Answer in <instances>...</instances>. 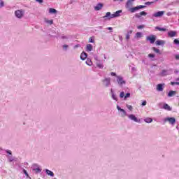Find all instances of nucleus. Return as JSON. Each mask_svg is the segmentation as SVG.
<instances>
[{
  "label": "nucleus",
  "mask_w": 179,
  "mask_h": 179,
  "mask_svg": "<svg viewBox=\"0 0 179 179\" xmlns=\"http://www.w3.org/2000/svg\"><path fill=\"white\" fill-rule=\"evenodd\" d=\"M110 76H115V78H116V82L118 86H120V87H122V86H124V85L127 83V82L124 80V78H122V76H121L117 75L115 72H111Z\"/></svg>",
  "instance_id": "f257e3e1"
},
{
  "label": "nucleus",
  "mask_w": 179,
  "mask_h": 179,
  "mask_svg": "<svg viewBox=\"0 0 179 179\" xmlns=\"http://www.w3.org/2000/svg\"><path fill=\"white\" fill-rule=\"evenodd\" d=\"M15 16L17 19H23L24 16V10H17L15 11Z\"/></svg>",
  "instance_id": "f03ea898"
},
{
  "label": "nucleus",
  "mask_w": 179,
  "mask_h": 179,
  "mask_svg": "<svg viewBox=\"0 0 179 179\" xmlns=\"http://www.w3.org/2000/svg\"><path fill=\"white\" fill-rule=\"evenodd\" d=\"M102 85L103 87H109L111 85V78H105L102 80Z\"/></svg>",
  "instance_id": "7ed1b4c3"
},
{
  "label": "nucleus",
  "mask_w": 179,
  "mask_h": 179,
  "mask_svg": "<svg viewBox=\"0 0 179 179\" xmlns=\"http://www.w3.org/2000/svg\"><path fill=\"white\" fill-rule=\"evenodd\" d=\"M127 117L129 120H131V121H134V122L137 123L141 122V120L138 119V117H136V116H135L134 114L127 115Z\"/></svg>",
  "instance_id": "20e7f679"
},
{
  "label": "nucleus",
  "mask_w": 179,
  "mask_h": 179,
  "mask_svg": "<svg viewBox=\"0 0 179 179\" xmlns=\"http://www.w3.org/2000/svg\"><path fill=\"white\" fill-rule=\"evenodd\" d=\"M117 110H118V111H120V115L121 117H128V114H127V111H125V110L121 108V107H120V106L117 105Z\"/></svg>",
  "instance_id": "39448f33"
},
{
  "label": "nucleus",
  "mask_w": 179,
  "mask_h": 179,
  "mask_svg": "<svg viewBox=\"0 0 179 179\" xmlns=\"http://www.w3.org/2000/svg\"><path fill=\"white\" fill-rule=\"evenodd\" d=\"M164 122H169V124H171V125H174L176 124V118L174 117H166L164 119Z\"/></svg>",
  "instance_id": "423d86ee"
},
{
  "label": "nucleus",
  "mask_w": 179,
  "mask_h": 179,
  "mask_svg": "<svg viewBox=\"0 0 179 179\" xmlns=\"http://www.w3.org/2000/svg\"><path fill=\"white\" fill-rule=\"evenodd\" d=\"M147 41H150L151 44H153L155 41H156V36L155 35H150L146 36Z\"/></svg>",
  "instance_id": "0eeeda50"
},
{
  "label": "nucleus",
  "mask_w": 179,
  "mask_h": 179,
  "mask_svg": "<svg viewBox=\"0 0 179 179\" xmlns=\"http://www.w3.org/2000/svg\"><path fill=\"white\" fill-rule=\"evenodd\" d=\"M143 8H146V6H136V7H134V8H129V10H130V12L131 13H134L136 10H139V9H142Z\"/></svg>",
  "instance_id": "6e6552de"
},
{
  "label": "nucleus",
  "mask_w": 179,
  "mask_h": 179,
  "mask_svg": "<svg viewBox=\"0 0 179 179\" xmlns=\"http://www.w3.org/2000/svg\"><path fill=\"white\" fill-rule=\"evenodd\" d=\"M43 22L47 26H52V24H54V20H50L47 17L43 19Z\"/></svg>",
  "instance_id": "1a4fd4ad"
},
{
  "label": "nucleus",
  "mask_w": 179,
  "mask_h": 179,
  "mask_svg": "<svg viewBox=\"0 0 179 179\" xmlns=\"http://www.w3.org/2000/svg\"><path fill=\"white\" fill-rule=\"evenodd\" d=\"M164 15V11H158L152 15L154 17H162Z\"/></svg>",
  "instance_id": "9d476101"
},
{
  "label": "nucleus",
  "mask_w": 179,
  "mask_h": 179,
  "mask_svg": "<svg viewBox=\"0 0 179 179\" xmlns=\"http://www.w3.org/2000/svg\"><path fill=\"white\" fill-rule=\"evenodd\" d=\"M120 13H122V10H119L115 12L113 14H112L111 17H113V19H114V17H120Z\"/></svg>",
  "instance_id": "9b49d317"
},
{
  "label": "nucleus",
  "mask_w": 179,
  "mask_h": 179,
  "mask_svg": "<svg viewBox=\"0 0 179 179\" xmlns=\"http://www.w3.org/2000/svg\"><path fill=\"white\" fill-rule=\"evenodd\" d=\"M134 1L135 0H129L126 3V8H127V9H130V8H132Z\"/></svg>",
  "instance_id": "f8f14e48"
},
{
  "label": "nucleus",
  "mask_w": 179,
  "mask_h": 179,
  "mask_svg": "<svg viewBox=\"0 0 179 179\" xmlns=\"http://www.w3.org/2000/svg\"><path fill=\"white\" fill-rule=\"evenodd\" d=\"M169 37H176L177 36V31H169L168 32Z\"/></svg>",
  "instance_id": "ddd939ff"
},
{
  "label": "nucleus",
  "mask_w": 179,
  "mask_h": 179,
  "mask_svg": "<svg viewBox=\"0 0 179 179\" xmlns=\"http://www.w3.org/2000/svg\"><path fill=\"white\" fill-rule=\"evenodd\" d=\"M164 87V84H158L157 85V92H163V87Z\"/></svg>",
  "instance_id": "4468645a"
},
{
  "label": "nucleus",
  "mask_w": 179,
  "mask_h": 179,
  "mask_svg": "<svg viewBox=\"0 0 179 179\" xmlns=\"http://www.w3.org/2000/svg\"><path fill=\"white\" fill-rule=\"evenodd\" d=\"M49 13L50 15H57V13H58V11L55 8H50Z\"/></svg>",
  "instance_id": "2eb2a0df"
},
{
  "label": "nucleus",
  "mask_w": 179,
  "mask_h": 179,
  "mask_svg": "<svg viewBox=\"0 0 179 179\" xmlns=\"http://www.w3.org/2000/svg\"><path fill=\"white\" fill-rule=\"evenodd\" d=\"M112 16H113V14H111L110 12H107L106 15L103 16V19H106V17H108V19L110 20V19H113V17H112Z\"/></svg>",
  "instance_id": "dca6fc26"
},
{
  "label": "nucleus",
  "mask_w": 179,
  "mask_h": 179,
  "mask_svg": "<svg viewBox=\"0 0 179 179\" xmlns=\"http://www.w3.org/2000/svg\"><path fill=\"white\" fill-rule=\"evenodd\" d=\"M156 45H164V44H166V41H163V40H157L155 42Z\"/></svg>",
  "instance_id": "f3484780"
},
{
  "label": "nucleus",
  "mask_w": 179,
  "mask_h": 179,
  "mask_svg": "<svg viewBox=\"0 0 179 179\" xmlns=\"http://www.w3.org/2000/svg\"><path fill=\"white\" fill-rule=\"evenodd\" d=\"M110 93H111V97L113 100H115V101H118V99L117 98V95L114 94V91L113 89L110 90Z\"/></svg>",
  "instance_id": "a211bd4d"
},
{
  "label": "nucleus",
  "mask_w": 179,
  "mask_h": 179,
  "mask_svg": "<svg viewBox=\"0 0 179 179\" xmlns=\"http://www.w3.org/2000/svg\"><path fill=\"white\" fill-rule=\"evenodd\" d=\"M87 58V54L85 52H83L80 55V59H82V61H85V59H86Z\"/></svg>",
  "instance_id": "6ab92c4d"
},
{
  "label": "nucleus",
  "mask_w": 179,
  "mask_h": 179,
  "mask_svg": "<svg viewBox=\"0 0 179 179\" xmlns=\"http://www.w3.org/2000/svg\"><path fill=\"white\" fill-rule=\"evenodd\" d=\"M103 5L101 3H98L95 7V10H101V9L103 8Z\"/></svg>",
  "instance_id": "aec40b11"
},
{
  "label": "nucleus",
  "mask_w": 179,
  "mask_h": 179,
  "mask_svg": "<svg viewBox=\"0 0 179 179\" xmlns=\"http://www.w3.org/2000/svg\"><path fill=\"white\" fill-rule=\"evenodd\" d=\"M135 38H142V37H143V34H142V32H137L135 34Z\"/></svg>",
  "instance_id": "412c9836"
},
{
  "label": "nucleus",
  "mask_w": 179,
  "mask_h": 179,
  "mask_svg": "<svg viewBox=\"0 0 179 179\" xmlns=\"http://www.w3.org/2000/svg\"><path fill=\"white\" fill-rule=\"evenodd\" d=\"M45 173H46V174L50 176V177H54V172L51 171L50 170L45 169Z\"/></svg>",
  "instance_id": "4be33fe9"
},
{
  "label": "nucleus",
  "mask_w": 179,
  "mask_h": 179,
  "mask_svg": "<svg viewBox=\"0 0 179 179\" xmlns=\"http://www.w3.org/2000/svg\"><path fill=\"white\" fill-rule=\"evenodd\" d=\"M144 121L147 123V124H151V122H153V119L150 118V117H145L144 119Z\"/></svg>",
  "instance_id": "5701e85b"
},
{
  "label": "nucleus",
  "mask_w": 179,
  "mask_h": 179,
  "mask_svg": "<svg viewBox=\"0 0 179 179\" xmlns=\"http://www.w3.org/2000/svg\"><path fill=\"white\" fill-rule=\"evenodd\" d=\"M86 50L87 51H92L93 50V45L92 44H87L86 45Z\"/></svg>",
  "instance_id": "b1692460"
},
{
  "label": "nucleus",
  "mask_w": 179,
  "mask_h": 179,
  "mask_svg": "<svg viewBox=\"0 0 179 179\" xmlns=\"http://www.w3.org/2000/svg\"><path fill=\"white\" fill-rule=\"evenodd\" d=\"M163 108H164V110H167L168 111H171V108L167 103L164 104Z\"/></svg>",
  "instance_id": "393cba45"
},
{
  "label": "nucleus",
  "mask_w": 179,
  "mask_h": 179,
  "mask_svg": "<svg viewBox=\"0 0 179 179\" xmlns=\"http://www.w3.org/2000/svg\"><path fill=\"white\" fill-rule=\"evenodd\" d=\"M85 64L88 65V66H92L93 65V62L90 59H87V61L85 62Z\"/></svg>",
  "instance_id": "a878e982"
},
{
  "label": "nucleus",
  "mask_w": 179,
  "mask_h": 179,
  "mask_svg": "<svg viewBox=\"0 0 179 179\" xmlns=\"http://www.w3.org/2000/svg\"><path fill=\"white\" fill-rule=\"evenodd\" d=\"M68 48H69V45L64 44L62 45L63 51H68Z\"/></svg>",
  "instance_id": "bb28decb"
},
{
  "label": "nucleus",
  "mask_w": 179,
  "mask_h": 179,
  "mask_svg": "<svg viewBox=\"0 0 179 179\" xmlns=\"http://www.w3.org/2000/svg\"><path fill=\"white\" fill-rule=\"evenodd\" d=\"M176 91H170L168 94L169 97H173V96L176 95Z\"/></svg>",
  "instance_id": "cd10ccee"
},
{
  "label": "nucleus",
  "mask_w": 179,
  "mask_h": 179,
  "mask_svg": "<svg viewBox=\"0 0 179 179\" xmlns=\"http://www.w3.org/2000/svg\"><path fill=\"white\" fill-rule=\"evenodd\" d=\"M155 29H156V30H159V31H166V30H167L165 28H160L159 27H156Z\"/></svg>",
  "instance_id": "c85d7f7f"
},
{
  "label": "nucleus",
  "mask_w": 179,
  "mask_h": 179,
  "mask_svg": "<svg viewBox=\"0 0 179 179\" xmlns=\"http://www.w3.org/2000/svg\"><path fill=\"white\" fill-rule=\"evenodd\" d=\"M129 97H131V93H127L124 94V100H127V99H129Z\"/></svg>",
  "instance_id": "c756f323"
},
{
  "label": "nucleus",
  "mask_w": 179,
  "mask_h": 179,
  "mask_svg": "<svg viewBox=\"0 0 179 179\" xmlns=\"http://www.w3.org/2000/svg\"><path fill=\"white\" fill-rule=\"evenodd\" d=\"M5 6V2L3 0H0V9Z\"/></svg>",
  "instance_id": "7c9ffc66"
},
{
  "label": "nucleus",
  "mask_w": 179,
  "mask_h": 179,
  "mask_svg": "<svg viewBox=\"0 0 179 179\" xmlns=\"http://www.w3.org/2000/svg\"><path fill=\"white\" fill-rule=\"evenodd\" d=\"M152 50H153L155 51V52H157V54H160V50L153 47L152 48Z\"/></svg>",
  "instance_id": "2f4dec72"
},
{
  "label": "nucleus",
  "mask_w": 179,
  "mask_h": 179,
  "mask_svg": "<svg viewBox=\"0 0 179 179\" xmlns=\"http://www.w3.org/2000/svg\"><path fill=\"white\" fill-rule=\"evenodd\" d=\"M166 75H167V70H162V71L161 72V76H166Z\"/></svg>",
  "instance_id": "473e14b6"
},
{
  "label": "nucleus",
  "mask_w": 179,
  "mask_h": 179,
  "mask_svg": "<svg viewBox=\"0 0 179 179\" xmlns=\"http://www.w3.org/2000/svg\"><path fill=\"white\" fill-rule=\"evenodd\" d=\"M23 173H24V174H25V176H26V177H27V178H30V176H29V173H27V171H26L25 169H23Z\"/></svg>",
  "instance_id": "72a5a7b5"
},
{
  "label": "nucleus",
  "mask_w": 179,
  "mask_h": 179,
  "mask_svg": "<svg viewBox=\"0 0 179 179\" xmlns=\"http://www.w3.org/2000/svg\"><path fill=\"white\" fill-rule=\"evenodd\" d=\"M120 99H124L125 92H120Z\"/></svg>",
  "instance_id": "f704fd0d"
},
{
  "label": "nucleus",
  "mask_w": 179,
  "mask_h": 179,
  "mask_svg": "<svg viewBox=\"0 0 179 179\" xmlns=\"http://www.w3.org/2000/svg\"><path fill=\"white\" fill-rule=\"evenodd\" d=\"M126 107H127V108H128V110H129V111H132V110H133L132 106L127 104Z\"/></svg>",
  "instance_id": "c9c22d12"
},
{
  "label": "nucleus",
  "mask_w": 179,
  "mask_h": 179,
  "mask_svg": "<svg viewBox=\"0 0 179 179\" xmlns=\"http://www.w3.org/2000/svg\"><path fill=\"white\" fill-rule=\"evenodd\" d=\"M96 66H98V68L102 69L103 68V64H101L100 62H96Z\"/></svg>",
  "instance_id": "e433bc0d"
},
{
  "label": "nucleus",
  "mask_w": 179,
  "mask_h": 179,
  "mask_svg": "<svg viewBox=\"0 0 179 179\" xmlns=\"http://www.w3.org/2000/svg\"><path fill=\"white\" fill-rule=\"evenodd\" d=\"M146 15H148V13H146L145 11H141L140 13V16H146Z\"/></svg>",
  "instance_id": "4c0bfd02"
},
{
  "label": "nucleus",
  "mask_w": 179,
  "mask_h": 179,
  "mask_svg": "<svg viewBox=\"0 0 179 179\" xmlns=\"http://www.w3.org/2000/svg\"><path fill=\"white\" fill-rule=\"evenodd\" d=\"M89 43H94V38L93 37H90L88 40Z\"/></svg>",
  "instance_id": "58836bf2"
},
{
  "label": "nucleus",
  "mask_w": 179,
  "mask_h": 179,
  "mask_svg": "<svg viewBox=\"0 0 179 179\" xmlns=\"http://www.w3.org/2000/svg\"><path fill=\"white\" fill-rule=\"evenodd\" d=\"M62 40H64V41H68L69 40L68 36H62Z\"/></svg>",
  "instance_id": "ea45409f"
},
{
  "label": "nucleus",
  "mask_w": 179,
  "mask_h": 179,
  "mask_svg": "<svg viewBox=\"0 0 179 179\" xmlns=\"http://www.w3.org/2000/svg\"><path fill=\"white\" fill-rule=\"evenodd\" d=\"M173 43H174V44H176L177 45H179L178 39H174Z\"/></svg>",
  "instance_id": "a19ab883"
},
{
  "label": "nucleus",
  "mask_w": 179,
  "mask_h": 179,
  "mask_svg": "<svg viewBox=\"0 0 179 179\" xmlns=\"http://www.w3.org/2000/svg\"><path fill=\"white\" fill-rule=\"evenodd\" d=\"M171 85L172 86H174V85H179V83L178 82H171Z\"/></svg>",
  "instance_id": "79ce46f5"
},
{
  "label": "nucleus",
  "mask_w": 179,
  "mask_h": 179,
  "mask_svg": "<svg viewBox=\"0 0 179 179\" xmlns=\"http://www.w3.org/2000/svg\"><path fill=\"white\" fill-rule=\"evenodd\" d=\"M35 170L36 173H41V169L39 167L36 168Z\"/></svg>",
  "instance_id": "37998d69"
},
{
  "label": "nucleus",
  "mask_w": 179,
  "mask_h": 179,
  "mask_svg": "<svg viewBox=\"0 0 179 179\" xmlns=\"http://www.w3.org/2000/svg\"><path fill=\"white\" fill-rule=\"evenodd\" d=\"M148 57H149V58H155V55L153 54H149Z\"/></svg>",
  "instance_id": "c03bdc74"
},
{
  "label": "nucleus",
  "mask_w": 179,
  "mask_h": 179,
  "mask_svg": "<svg viewBox=\"0 0 179 179\" xmlns=\"http://www.w3.org/2000/svg\"><path fill=\"white\" fill-rule=\"evenodd\" d=\"M145 28V25H139L138 27H137V29H144Z\"/></svg>",
  "instance_id": "a18cd8bd"
},
{
  "label": "nucleus",
  "mask_w": 179,
  "mask_h": 179,
  "mask_svg": "<svg viewBox=\"0 0 179 179\" xmlns=\"http://www.w3.org/2000/svg\"><path fill=\"white\" fill-rule=\"evenodd\" d=\"M130 36H131V35H129V34H126V40H129Z\"/></svg>",
  "instance_id": "49530a36"
},
{
  "label": "nucleus",
  "mask_w": 179,
  "mask_h": 179,
  "mask_svg": "<svg viewBox=\"0 0 179 179\" xmlns=\"http://www.w3.org/2000/svg\"><path fill=\"white\" fill-rule=\"evenodd\" d=\"M152 3H155V2H145V5H152Z\"/></svg>",
  "instance_id": "de8ad7c7"
},
{
  "label": "nucleus",
  "mask_w": 179,
  "mask_h": 179,
  "mask_svg": "<svg viewBox=\"0 0 179 179\" xmlns=\"http://www.w3.org/2000/svg\"><path fill=\"white\" fill-rule=\"evenodd\" d=\"M79 47H80V45H75L73 48H74V50H76V48H79Z\"/></svg>",
  "instance_id": "09e8293b"
},
{
  "label": "nucleus",
  "mask_w": 179,
  "mask_h": 179,
  "mask_svg": "<svg viewBox=\"0 0 179 179\" xmlns=\"http://www.w3.org/2000/svg\"><path fill=\"white\" fill-rule=\"evenodd\" d=\"M36 2H39V3H43V0H36Z\"/></svg>",
  "instance_id": "8fccbe9b"
},
{
  "label": "nucleus",
  "mask_w": 179,
  "mask_h": 179,
  "mask_svg": "<svg viewBox=\"0 0 179 179\" xmlns=\"http://www.w3.org/2000/svg\"><path fill=\"white\" fill-rule=\"evenodd\" d=\"M175 58L176 59H179V55H176Z\"/></svg>",
  "instance_id": "3c124183"
},
{
  "label": "nucleus",
  "mask_w": 179,
  "mask_h": 179,
  "mask_svg": "<svg viewBox=\"0 0 179 179\" xmlns=\"http://www.w3.org/2000/svg\"><path fill=\"white\" fill-rule=\"evenodd\" d=\"M145 105H146V101H144L142 103L141 106H145Z\"/></svg>",
  "instance_id": "603ef678"
},
{
  "label": "nucleus",
  "mask_w": 179,
  "mask_h": 179,
  "mask_svg": "<svg viewBox=\"0 0 179 179\" xmlns=\"http://www.w3.org/2000/svg\"><path fill=\"white\" fill-rule=\"evenodd\" d=\"M127 34H129V36H131V34H132V31H129V32H127Z\"/></svg>",
  "instance_id": "864d4df0"
},
{
  "label": "nucleus",
  "mask_w": 179,
  "mask_h": 179,
  "mask_svg": "<svg viewBox=\"0 0 179 179\" xmlns=\"http://www.w3.org/2000/svg\"><path fill=\"white\" fill-rule=\"evenodd\" d=\"M9 162H13V158H10V159H9Z\"/></svg>",
  "instance_id": "5fc2aeb1"
},
{
  "label": "nucleus",
  "mask_w": 179,
  "mask_h": 179,
  "mask_svg": "<svg viewBox=\"0 0 179 179\" xmlns=\"http://www.w3.org/2000/svg\"><path fill=\"white\" fill-rule=\"evenodd\" d=\"M7 153H8L9 155H12V152L10 151H7Z\"/></svg>",
  "instance_id": "6e6d98bb"
},
{
  "label": "nucleus",
  "mask_w": 179,
  "mask_h": 179,
  "mask_svg": "<svg viewBox=\"0 0 179 179\" xmlns=\"http://www.w3.org/2000/svg\"><path fill=\"white\" fill-rule=\"evenodd\" d=\"M108 30H113V28L112 27H108Z\"/></svg>",
  "instance_id": "4d7b16f0"
},
{
  "label": "nucleus",
  "mask_w": 179,
  "mask_h": 179,
  "mask_svg": "<svg viewBox=\"0 0 179 179\" xmlns=\"http://www.w3.org/2000/svg\"><path fill=\"white\" fill-rule=\"evenodd\" d=\"M136 17H141V16L136 15Z\"/></svg>",
  "instance_id": "13d9d810"
},
{
  "label": "nucleus",
  "mask_w": 179,
  "mask_h": 179,
  "mask_svg": "<svg viewBox=\"0 0 179 179\" xmlns=\"http://www.w3.org/2000/svg\"><path fill=\"white\" fill-rule=\"evenodd\" d=\"M115 2L117 1H123V0H113Z\"/></svg>",
  "instance_id": "bf43d9fd"
},
{
  "label": "nucleus",
  "mask_w": 179,
  "mask_h": 179,
  "mask_svg": "<svg viewBox=\"0 0 179 179\" xmlns=\"http://www.w3.org/2000/svg\"><path fill=\"white\" fill-rule=\"evenodd\" d=\"M0 150H1V148H0Z\"/></svg>",
  "instance_id": "052dcab7"
}]
</instances>
